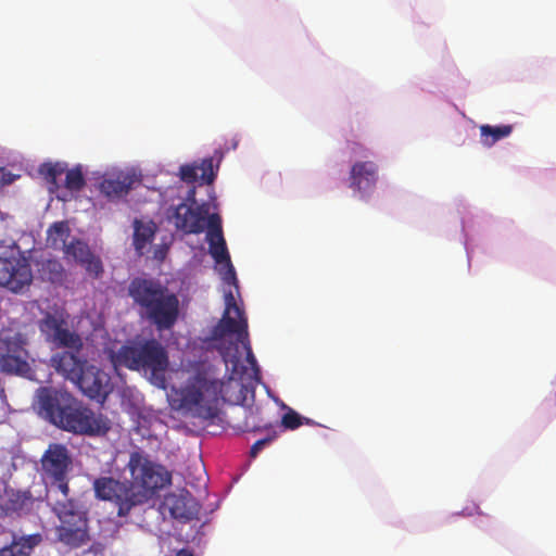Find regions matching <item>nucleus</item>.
I'll use <instances>...</instances> for the list:
<instances>
[{
  "label": "nucleus",
  "mask_w": 556,
  "mask_h": 556,
  "mask_svg": "<svg viewBox=\"0 0 556 556\" xmlns=\"http://www.w3.org/2000/svg\"><path fill=\"white\" fill-rule=\"evenodd\" d=\"M5 353L3 355L29 356L26 349L27 339L23 333L16 332L3 340Z\"/></svg>",
  "instance_id": "28"
},
{
  "label": "nucleus",
  "mask_w": 556,
  "mask_h": 556,
  "mask_svg": "<svg viewBox=\"0 0 556 556\" xmlns=\"http://www.w3.org/2000/svg\"><path fill=\"white\" fill-rule=\"evenodd\" d=\"M29 356L1 355L0 368L3 372L29 378L33 369L28 363Z\"/></svg>",
  "instance_id": "22"
},
{
  "label": "nucleus",
  "mask_w": 556,
  "mask_h": 556,
  "mask_svg": "<svg viewBox=\"0 0 556 556\" xmlns=\"http://www.w3.org/2000/svg\"><path fill=\"white\" fill-rule=\"evenodd\" d=\"M31 504V495L29 492H15L12 493L8 500V509L20 511L24 510Z\"/></svg>",
  "instance_id": "30"
},
{
  "label": "nucleus",
  "mask_w": 556,
  "mask_h": 556,
  "mask_svg": "<svg viewBox=\"0 0 556 556\" xmlns=\"http://www.w3.org/2000/svg\"><path fill=\"white\" fill-rule=\"evenodd\" d=\"M210 206L202 203L197 206L181 202L167 210L166 217L175 228L185 235H199L208 228Z\"/></svg>",
  "instance_id": "11"
},
{
  "label": "nucleus",
  "mask_w": 556,
  "mask_h": 556,
  "mask_svg": "<svg viewBox=\"0 0 556 556\" xmlns=\"http://www.w3.org/2000/svg\"><path fill=\"white\" fill-rule=\"evenodd\" d=\"M184 202H186L188 205H191V206L199 205L195 200V188L194 187L189 189Z\"/></svg>",
  "instance_id": "35"
},
{
  "label": "nucleus",
  "mask_w": 556,
  "mask_h": 556,
  "mask_svg": "<svg viewBox=\"0 0 556 556\" xmlns=\"http://www.w3.org/2000/svg\"><path fill=\"white\" fill-rule=\"evenodd\" d=\"M311 420L308 418H305L301 416L299 413H296L293 409H289L281 419V425L286 429L294 430L301 427L304 424H309Z\"/></svg>",
  "instance_id": "31"
},
{
  "label": "nucleus",
  "mask_w": 556,
  "mask_h": 556,
  "mask_svg": "<svg viewBox=\"0 0 556 556\" xmlns=\"http://www.w3.org/2000/svg\"><path fill=\"white\" fill-rule=\"evenodd\" d=\"M206 240L208 242V252L216 264L229 263L231 261L223 235L222 218L217 213H213L208 217Z\"/></svg>",
  "instance_id": "17"
},
{
  "label": "nucleus",
  "mask_w": 556,
  "mask_h": 556,
  "mask_svg": "<svg viewBox=\"0 0 556 556\" xmlns=\"http://www.w3.org/2000/svg\"><path fill=\"white\" fill-rule=\"evenodd\" d=\"M8 225L3 218V216L0 214V247L4 244L3 237L7 235Z\"/></svg>",
  "instance_id": "36"
},
{
  "label": "nucleus",
  "mask_w": 556,
  "mask_h": 556,
  "mask_svg": "<svg viewBox=\"0 0 556 556\" xmlns=\"http://www.w3.org/2000/svg\"><path fill=\"white\" fill-rule=\"evenodd\" d=\"M276 438V432H274L273 434L264 438V439H261V440H257L252 446H251V450H250V455L251 457H256L258 455V453L266 446L268 445L269 443H271L274 441V439Z\"/></svg>",
  "instance_id": "33"
},
{
  "label": "nucleus",
  "mask_w": 556,
  "mask_h": 556,
  "mask_svg": "<svg viewBox=\"0 0 556 556\" xmlns=\"http://www.w3.org/2000/svg\"><path fill=\"white\" fill-rule=\"evenodd\" d=\"M156 230L157 227L154 222H143L140 219H135L134 247L137 252L142 254V250L153 241Z\"/></svg>",
  "instance_id": "23"
},
{
  "label": "nucleus",
  "mask_w": 556,
  "mask_h": 556,
  "mask_svg": "<svg viewBox=\"0 0 556 556\" xmlns=\"http://www.w3.org/2000/svg\"><path fill=\"white\" fill-rule=\"evenodd\" d=\"M513 131L511 125H500V126H491V125H481L480 126V135L481 142L485 147H492L498 140L508 137Z\"/></svg>",
  "instance_id": "25"
},
{
  "label": "nucleus",
  "mask_w": 556,
  "mask_h": 556,
  "mask_svg": "<svg viewBox=\"0 0 556 556\" xmlns=\"http://www.w3.org/2000/svg\"><path fill=\"white\" fill-rule=\"evenodd\" d=\"M39 414L60 429L84 435H105L110 419L96 414L70 392L52 387H40L35 395Z\"/></svg>",
  "instance_id": "1"
},
{
  "label": "nucleus",
  "mask_w": 556,
  "mask_h": 556,
  "mask_svg": "<svg viewBox=\"0 0 556 556\" xmlns=\"http://www.w3.org/2000/svg\"><path fill=\"white\" fill-rule=\"evenodd\" d=\"M2 172V168H0V173Z\"/></svg>",
  "instance_id": "39"
},
{
  "label": "nucleus",
  "mask_w": 556,
  "mask_h": 556,
  "mask_svg": "<svg viewBox=\"0 0 556 556\" xmlns=\"http://www.w3.org/2000/svg\"><path fill=\"white\" fill-rule=\"evenodd\" d=\"M47 505L59 520L55 527L58 542L77 549L90 541L89 511L70 491L46 493Z\"/></svg>",
  "instance_id": "4"
},
{
  "label": "nucleus",
  "mask_w": 556,
  "mask_h": 556,
  "mask_svg": "<svg viewBox=\"0 0 556 556\" xmlns=\"http://www.w3.org/2000/svg\"><path fill=\"white\" fill-rule=\"evenodd\" d=\"M92 486L98 500L111 502L117 507L119 517H126L134 507L140 505L129 481L100 477L94 479Z\"/></svg>",
  "instance_id": "10"
},
{
  "label": "nucleus",
  "mask_w": 556,
  "mask_h": 556,
  "mask_svg": "<svg viewBox=\"0 0 556 556\" xmlns=\"http://www.w3.org/2000/svg\"><path fill=\"white\" fill-rule=\"evenodd\" d=\"M224 381L217 377L213 365L197 362L191 366L185 383L175 391L172 406L192 417L214 420L219 415Z\"/></svg>",
  "instance_id": "2"
},
{
  "label": "nucleus",
  "mask_w": 556,
  "mask_h": 556,
  "mask_svg": "<svg viewBox=\"0 0 556 556\" xmlns=\"http://www.w3.org/2000/svg\"><path fill=\"white\" fill-rule=\"evenodd\" d=\"M71 235L68 224L64 220L53 223L47 231V243L54 250L65 251Z\"/></svg>",
  "instance_id": "24"
},
{
  "label": "nucleus",
  "mask_w": 556,
  "mask_h": 556,
  "mask_svg": "<svg viewBox=\"0 0 556 556\" xmlns=\"http://www.w3.org/2000/svg\"><path fill=\"white\" fill-rule=\"evenodd\" d=\"M65 188L70 191H80L85 185L86 180L83 174L80 166H76L72 169H65Z\"/></svg>",
  "instance_id": "29"
},
{
  "label": "nucleus",
  "mask_w": 556,
  "mask_h": 556,
  "mask_svg": "<svg viewBox=\"0 0 556 556\" xmlns=\"http://www.w3.org/2000/svg\"><path fill=\"white\" fill-rule=\"evenodd\" d=\"M138 315L156 330H170L178 321L180 302L178 295L154 278L135 277L128 285Z\"/></svg>",
  "instance_id": "3"
},
{
  "label": "nucleus",
  "mask_w": 556,
  "mask_h": 556,
  "mask_svg": "<svg viewBox=\"0 0 556 556\" xmlns=\"http://www.w3.org/2000/svg\"><path fill=\"white\" fill-rule=\"evenodd\" d=\"M39 273L42 279L52 283H61L65 278L63 265L58 260H46L40 264Z\"/></svg>",
  "instance_id": "26"
},
{
  "label": "nucleus",
  "mask_w": 556,
  "mask_h": 556,
  "mask_svg": "<svg viewBox=\"0 0 556 556\" xmlns=\"http://www.w3.org/2000/svg\"><path fill=\"white\" fill-rule=\"evenodd\" d=\"M72 459L67 448L62 444H50L41 457L46 493L70 491L68 470Z\"/></svg>",
  "instance_id": "9"
},
{
  "label": "nucleus",
  "mask_w": 556,
  "mask_h": 556,
  "mask_svg": "<svg viewBox=\"0 0 556 556\" xmlns=\"http://www.w3.org/2000/svg\"><path fill=\"white\" fill-rule=\"evenodd\" d=\"M1 180H2L4 184H10V182H12V179H11V178H5V174H2V176H1Z\"/></svg>",
  "instance_id": "38"
},
{
  "label": "nucleus",
  "mask_w": 556,
  "mask_h": 556,
  "mask_svg": "<svg viewBox=\"0 0 556 556\" xmlns=\"http://www.w3.org/2000/svg\"><path fill=\"white\" fill-rule=\"evenodd\" d=\"M127 469L135 497L140 505L148 503L172 482V473L163 465L151 460L143 452L136 451L130 454Z\"/></svg>",
  "instance_id": "5"
},
{
  "label": "nucleus",
  "mask_w": 556,
  "mask_h": 556,
  "mask_svg": "<svg viewBox=\"0 0 556 556\" xmlns=\"http://www.w3.org/2000/svg\"><path fill=\"white\" fill-rule=\"evenodd\" d=\"M226 308L219 324L214 330L215 337H224L225 334H237L238 341H240L245 350L247 363L251 366L253 377L260 379V367L257 361L253 354L249 334H248V320L244 316L243 309H241L235 300L231 290L225 293Z\"/></svg>",
  "instance_id": "7"
},
{
  "label": "nucleus",
  "mask_w": 556,
  "mask_h": 556,
  "mask_svg": "<svg viewBox=\"0 0 556 556\" xmlns=\"http://www.w3.org/2000/svg\"><path fill=\"white\" fill-rule=\"evenodd\" d=\"M45 342L53 349L83 350L81 337L68 323V314L63 309L45 312L37 323Z\"/></svg>",
  "instance_id": "8"
},
{
  "label": "nucleus",
  "mask_w": 556,
  "mask_h": 556,
  "mask_svg": "<svg viewBox=\"0 0 556 556\" xmlns=\"http://www.w3.org/2000/svg\"><path fill=\"white\" fill-rule=\"evenodd\" d=\"M134 182V175L121 172L113 177L104 178L100 184V191L109 199H119L128 194Z\"/></svg>",
  "instance_id": "21"
},
{
  "label": "nucleus",
  "mask_w": 556,
  "mask_h": 556,
  "mask_svg": "<svg viewBox=\"0 0 556 556\" xmlns=\"http://www.w3.org/2000/svg\"><path fill=\"white\" fill-rule=\"evenodd\" d=\"M42 542L40 533L17 535L13 533L9 545L0 548V556H31L34 549Z\"/></svg>",
  "instance_id": "20"
},
{
  "label": "nucleus",
  "mask_w": 556,
  "mask_h": 556,
  "mask_svg": "<svg viewBox=\"0 0 556 556\" xmlns=\"http://www.w3.org/2000/svg\"><path fill=\"white\" fill-rule=\"evenodd\" d=\"M163 505L168 509L170 516L178 520H192L199 513L198 503L186 490L166 495Z\"/></svg>",
  "instance_id": "15"
},
{
  "label": "nucleus",
  "mask_w": 556,
  "mask_h": 556,
  "mask_svg": "<svg viewBox=\"0 0 556 556\" xmlns=\"http://www.w3.org/2000/svg\"><path fill=\"white\" fill-rule=\"evenodd\" d=\"M110 380L109 375L102 369L94 365H86L74 382L89 399L104 402L111 391Z\"/></svg>",
  "instance_id": "13"
},
{
  "label": "nucleus",
  "mask_w": 556,
  "mask_h": 556,
  "mask_svg": "<svg viewBox=\"0 0 556 556\" xmlns=\"http://www.w3.org/2000/svg\"><path fill=\"white\" fill-rule=\"evenodd\" d=\"M378 181V165L371 161L355 162L350 170V188L359 193H366L376 187Z\"/></svg>",
  "instance_id": "16"
},
{
  "label": "nucleus",
  "mask_w": 556,
  "mask_h": 556,
  "mask_svg": "<svg viewBox=\"0 0 556 556\" xmlns=\"http://www.w3.org/2000/svg\"><path fill=\"white\" fill-rule=\"evenodd\" d=\"M225 270L222 273L223 281L229 286H233L236 289H238V279L236 275L235 267L231 264V261L229 263H223Z\"/></svg>",
  "instance_id": "32"
},
{
  "label": "nucleus",
  "mask_w": 556,
  "mask_h": 556,
  "mask_svg": "<svg viewBox=\"0 0 556 556\" xmlns=\"http://www.w3.org/2000/svg\"><path fill=\"white\" fill-rule=\"evenodd\" d=\"M64 255L79 263L86 271L94 278H98L103 273L101 260L96 256L89 245L80 239H73L68 242Z\"/></svg>",
  "instance_id": "14"
},
{
  "label": "nucleus",
  "mask_w": 556,
  "mask_h": 556,
  "mask_svg": "<svg viewBox=\"0 0 556 556\" xmlns=\"http://www.w3.org/2000/svg\"><path fill=\"white\" fill-rule=\"evenodd\" d=\"M80 351L81 350H64L52 355L51 362L55 370L62 374L66 379L75 381L87 365L86 361L77 356Z\"/></svg>",
  "instance_id": "19"
},
{
  "label": "nucleus",
  "mask_w": 556,
  "mask_h": 556,
  "mask_svg": "<svg viewBox=\"0 0 556 556\" xmlns=\"http://www.w3.org/2000/svg\"><path fill=\"white\" fill-rule=\"evenodd\" d=\"M245 426L247 428L251 429L252 431H258L261 429H266L267 428V425H264V426H250L249 422L247 421L245 422Z\"/></svg>",
  "instance_id": "37"
},
{
  "label": "nucleus",
  "mask_w": 556,
  "mask_h": 556,
  "mask_svg": "<svg viewBox=\"0 0 556 556\" xmlns=\"http://www.w3.org/2000/svg\"><path fill=\"white\" fill-rule=\"evenodd\" d=\"M117 362L131 370H150L153 375L164 372L169 364L165 348L156 339H147L123 345Z\"/></svg>",
  "instance_id": "6"
},
{
  "label": "nucleus",
  "mask_w": 556,
  "mask_h": 556,
  "mask_svg": "<svg viewBox=\"0 0 556 556\" xmlns=\"http://www.w3.org/2000/svg\"><path fill=\"white\" fill-rule=\"evenodd\" d=\"M33 282V271L23 256H0V287L22 293Z\"/></svg>",
  "instance_id": "12"
},
{
  "label": "nucleus",
  "mask_w": 556,
  "mask_h": 556,
  "mask_svg": "<svg viewBox=\"0 0 556 556\" xmlns=\"http://www.w3.org/2000/svg\"><path fill=\"white\" fill-rule=\"evenodd\" d=\"M217 156V164L214 165V157H206L201 161L199 165L186 164L179 168V177L187 184H193L200 177L205 184H212L216 177V170L218 169L219 162L223 157L222 152L215 151Z\"/></svg>",
  "instance_id": "18"
},
{
  "label": "nucleus",
  "mask_w": 556,
  "mask_h": 556,
  "mask_svg": "<svg viewBox=\"0 0 556 556\" xmlns=\"http://www.w3.org/2000/svg\"><path fill=\"white\" fill-rule=\"evenodd\" d=\"M66 165L62 163H45L39 167L40 175L49 184L50 192L59 189L58 177L65 173Z\"/></svg>",
  "instance_id": "27"
},
{
  "label": "nucleus",
  "mask_w": 556,
  "mask_h": 556,
  "mask_svg": "<svg viewBox=\"0 0 556 556\" xmlns=\"http://www.w3.org/2000/svg\"><path fill=\"white\" fill-rule=\"evenodd\" d=\"M223 358L226 364H231L232 371H237L240 362V356L238 354L230 355L229 353H223Z\"/></svg>",
  "instance_id": "34"
}]
</instances>
